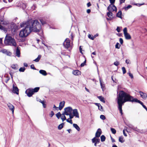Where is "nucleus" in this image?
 I'll return each instance as SVG.
<instances>
[{
    "instance_id": "32",
    "label": "nucleus",
    "mask_w": 147,
    "mask_h": 147,
    "mask_svg": "<svg viewBox=\"0 0 147 147\" xmlns=\"http://www.w3.org/2000/svg\"><path fill=\"white\" fill-rule=\"evenodd\" d=\"M106 137L103 135H102L100 137L101 141L102 142H104L105 141Z\"/></svg>"
},
{
    "instance_id": "56",
    "label": "nucleus",
    "mask_w": 147,
    "mask_h": 147,
    "mask_svg": "<svg viewBox=\"0 0 147 147\" xmlns=\"http://www.w3.org/2000/svg\"><path fill=\"white\" fill-rule=\"evenodd\" d=\"M5 54L8 56H10L11 55V53L9 51H7V53Z\"/></svg>"
},
{
    "instance_id": "24",
    "label": "nucleus",
    "mask_w": 147,
    "mask_h": 147,
    "mask_svg": "<svg viewBox=\"0 0 147 147\" xmlns=\"http://www.w3.org/2000/svg\"><path fill=\"white\" fill-rule=\"evenodd\" d=\"M116 16L121 18H122V12L121 10H119L117 13Z\"/></svg>"
},
{
    "instance_id": "43",
    "label": "nucleus",
    "mask_w": 147,
    "mask_h": 147,
    "mask_svg": "<svg viewBox=\"0 0 147 147\" xmlns=\"http://www.w3.org/2000/svg\"><path fill=\"white\" fill-rule=\"evenodd\" d=\"M129 129H130V128H131L132 129H133V130H137V131H139L138 130H139L138 129H137V130L135 129V128H133V126L131 125H129Z\"/></svg>"
},
{
    "instance_id": "10",
    "label": "nucleus",
    "mask_w": 147,
    "mask_h": 147,
    "mask_svg": "<svg viewBox=\"0 0 147 147\" xmlns=\"http://www.w3.org/2000/svg\"><path fill=\"white\" fill-rule=\"evenodd\" d=\"M123 31L125 38L126 39H129V33H127V28L126 27L123 30Z\"/></svg>"
},
{
    "instance_id": "12",
    "label": "nucleus",
    "mask_w": 147,
    "mask_h": 147,
    "mask_svg": "<svg viewBox=\"0 0 147 147\" xmlns=\"http://www.w3.org/2000/svg\"><path fill=\"white\" fill-rule=\"evenodd\" d=\"M66 113H72L73 110L72 108L70 107H68L64 109Z\"/></svg>"
},
{
    "instance_id": "61",
    "label": "nucleus",
    "mask_w": 147,
    "mask_h": 147,
    "mask_svg": "<svg viewBox=\"0 0 147 147\" xmlns=\"http://www.w3.org/2000/svg\"><path fill=\"white\" fill-rule=\"evenodd\" d=\"M123 135H124L125 136H127V134L125 133V129H123Z\"/></svg>"
},
{
    "instance_id": "2",
    "label": "nucleus",
    "mask_w": 147,
    "mask_h": 147,
    "mask_svg": "<svg viewBox=\"0 0 147 147\" xmlns=\"http://www.w3.org/2000/svg\"><path fill=\"white\" fill-rule=\"evenodd\" d=\"M116 100L117 104L124 105L125 102L129 101V94L123 90L117 91Z\"/></svg>"
},
{
    "instance_id": "27",
    "label": "nucleus",
    "mask_w": 147,
    "mask_h": 147,
    "mask_svg": "<svg viewBox=\"0 0 147 147\" xmlns=\"http://www.w3.org/2000/svg\"><path fill=\"white\" fill-rule=\"evenodd\" d=\"M98 98L102 102L104 103H105V98L104 97L101 96H100L98 97Z\"/></svg>"
},
{
    "instance_id": "55",
    "label": "nucleus",
    "mask_w": 147,
    "mask_h": 147,
    "mask_svg": "<svg viewBox=\"0 0 147 147\" xmlns=\"http://www.w3.org/2000/svg\"><path fill=\"white\" fill-rule=\"evenodd\" d=\"M119 41L120 44L122 45L123 43V39L121 38H120L119 39Z\"/></svg>"
},
{
    "instance_id": "20",
    "label": "nucleus",
    "mask_w": 147,
    "mask_h": 147,
    "mask_svg": "<svg viewBox=\"0 0 147 147\" xmlns=\"http://www.w3.org/2000/svg\"><path fill=\"white\" fill-rule=\"evenodd\" d=\"M81 72L79 70H77L73 71V74L75 75L78 76L81 74Z\"/></svg>"
},
{
    "instance_id": "38",
    "label": "nucleus",
    "mask_w": 147,
    "mask_h": 147,
    "mask_svg": "<svg viewBox=\"0 0 147 147\" xmlns=\"http://www.w3.org/2000/svg\"><path fill=\"white\" fill-rule=\"evenodd\" d=\"M109 1L111 4V5L112 6L113 5H114L113 4L115 2V0H109Z\"/></svg>"
},
{
    "instance_id": "22",
    "label": "nucleus",
    "mask_w": 147,
    "mask_h": 147,
    "mask_svg": "<svg viewBox=\"0 0 147 147\" xmlns=\"http://www.w3.org/2000/svg\"><path fill=\"white\" fill-rule=\"evenodd\" d=\"M39 72L40 74L44 76H46L47 75L46 71L45 70L42 69L40 70Z\"/></svg>"
},
{
    "instance_id": "4",
    "label": "nucleus",
    "mask_w": 147,
    "mask_h": 147,
    "mask_svg": "<svg viewBox=\"0 0 147 147\" xmlns=\"http://www.w3.org/2000/svg\"><path fill=\"white\" fill-rule=\"evenodd\" d=\"M107 9L109 11L107 13V14L108 17L110 18L113 16V13L111 12V10H112L113 11H116L117 10V7L114 5H113L112 6L109 5Z\"/></svg>"
},
{
    "instance_id": "30",
    "label": "nucleus",
    "mask_w": 147,
    "mask_h": 147,
    "mask_svg": "<svg viewBox=\"0 0 147 147\" xmlns=\"http://www.w3.org/2000/svg\"><path fill=\"white\" fill-rule=\"evenodd\" d=\"M39 101L42 104L43 107L44 108H45L46 107V105L45 103V102L44 100L42 101L40 99Z\"/></svg>"
},
{
    "instance_id": "52",
    "label": "nucleus",
    "mask_w": 147,
    "mask_h": 147,
    "mask_svg": "<svg viewBox=\"0 0 147 147\" xmlns=\"http://www.w3.org/2000/svg\"><path fill=\"white\" fill-rule=\"evenodd\" d=\"M31 68L34 70H36V68L34 67L33 64H32L30 65Z\"/></svg>"
},
{
    "instance_id": "64",
    "label": "nucleus",
    "mask_w": 147,
    "mask_h": 147,
    "mask_svg": "<svg viewBox=\"0 0 147 147\" xmlns=\"http://www.w3.org/2000/svg\"><path fill=\"white\" fill-rule=\"evenodd\" d=\"M111 139L112 140V141L113 142H115V139H114L111 136Z\"/></svg>"
},
{
    "instance_id": "48",
    "label": "nucleus",
    "mask_w": 147,
    "mask_h": 147,
    "mask_svg": "<svg viewBox=\"0 0 147 147\" xmlns=\"http://www.w3.org/2000/svg\"><path fill=\"white\" fill-rule=\"evenodd\" d=\"M119 63L118 61H116L114 63V65L116 66H117L119 64Z\"/></svg>"
},
{
    "instance_id": "1",
    "label": "nucleus",
    "mask_w": 147,
    "mask_h": 147,
    "mask_svg": "<svg viewBox=\"0 0 147 147\" xmlns=\"http://www.w3.org/2000/svg\"><path fill=\"white\" fill-rule=\"evenodd\" d=\"M20 26L25 27L20 32L19 35L21 38L27 37L31 32H38L41 30V25L37 20L30 19L26 22H23Z\"/></svg>"
},
{
    "instance_id": "44",
    "label": "nucleus",
    "mask_w": 147,
    "mask_h": 147,
    "mask_svg": "<svg viewBox=\"0 0 147 147\" xmlns=\"http://www.w3.org/2000/svg\"><path fill=\"white\" fill-rule=\"evenodd\" d=\"M100 118L102 120H105L106 119V117L103 115H101L100 116Z\"/></svg>"
},
{
    "instance_id": "31",
    "label": "nucleus",
    "mask_w": 147,
    "mask_h": 147,
    "mask_svg": "<svg viewBox=\"0 0 147 147\" xmlns=\"http://www.w3.org/2000/svg\"><path fill=\"white\" fill-rule=\"evenodd\" d=\"M41 57V55H39L38 56V57L36 59H35L34 60V61H35L36 62H38L39 61Z\"/></svg>"
},
{
    "instance_id": "45",
    "label": "nucleus",
    "mask_w": 147,
    "mask_h": 147,
    "mask_svg": "<svg viewBox=\"0 0 147 147\" xmlns=\"http://www.w3.org/2000/svg\"><path fill=\"white\" fill-rule=\"evenodd\" d=\"M129 76H130L131 78L132 81H133V80L134 79V77L132 74L131 73H129Z\"/></svg>"
},
{
    "instance_id": "47",
    "label": "nucleus",
    "mask_w": 147,
    "mask_h": 147,
    "mask_svg": "<svg viewBox=\"0 0 147 147\" xmlns=\"http://www.w3.org/2000/svg\"><path fill=\"white\" fill-rule=\"evenodd\" d=\"M69 119H66V121L67 122H69L71 123V124H72L73 123L71 119H70L69 120Z\"/></svg>"
},
{
    "instance_id": "34",
    "label": "nucleus",
    "mask_w": 147,
    "mask_h": 147,
    "mask_svg": "<svg viewBox=\"0 0 147 147\" xmlns=\"http://www.w3.org/2000/svg\"><path fill=\"white\" fill-rule=\"evenodd\" d=\"M111 130L112 133L113 134H115L116 132V131L114 128H111Z\"/></svg>"
},
{
    "instance_id": "49",
    "label": "nucleus",
    "mask_w": 147,
    "mask_h": 147,
    "mask_svg": "<svg viewBox=\"0 0 147 147\" xmlns=\"http://www.w3.org/2000/svg\"><path fill=\"white\" fill-rule=\"evenodd\" d=\"M54 115V113L53 111H51V113L49 114V115L50 117H52Z\"/></svg>"
},
{
    "instance_id": "59",
    "label": "nucleus",
    "mask_w": 147,
    "mask_h": 147,
    "mask_svg": "<svg viewBox=\"0 0 147 147\" xmlns=\"http://www.w3.org/2000/svg\"><path fill=\"white\" fill-rule=\"evenodd\" d=\"M63 117V118H62V117H61V118L62 121H63L64 120L67 119L66 117L65 116H64V117Z\"/></svg>"
},
{
    "instance_id": "28",
    "label": "nucleus",
    "mask_w": 147,
    "mask_h": 147,
    "mask_svg": "<svg viewBox=\"0 0 147 147\" xmlns=\"http://www.w3.org/2000/svg\"><path fill=\"white\" fill-rule=\"evenodd\" d=\"M64 124V123H62L61 124L59 125L58 127V129L59 130L61 129L63 127Z\"/></svg>"
},
{
    "instance_id": "37",
    "label": "nucleus",
    "mask_w": 147,
    "mask_h": 147,
    "mask_svg": "<svg viewBox=\"0 0 147 147\" xmlns=\"http://www.w3.org/2000/svg\"><path fill=\"white\" fill-rule=\"evenodd\" d=\"M7 51L6 49H2L1 51V52L5 54H6V53H7Z\"/></svg>"
},
{
    "instance_id": "6",
    "label": "nucleus",
    "mask_w": 147,
    "mask_h": 147,
    "mask_svg": "<svg viewBox=\"0 0 147 147\" xmlns=\"http://www.w3.org/2000/svg\"><path fill=\"white\" fill-rule=\"evenodd\" d=\"M129 101H131L132 102H136L140 104L142 106L144 105L143 103L140 100H139L136 98H134L133 97L129 95Z\"/></svg>"
},
{
    "instance_id": "29",
    "label": "nucleus",
    "mask_w": 147,
    "mask_h": 147,
    "mask_svg": "<svg viewBox=\"0 0 147 147\" xmlns=\"http://www.w3.org/2000/svg\"><path fill=\"white\" fill-rule=\"evenodd\" d=\"M123 136H121L119 137V141L121 143H123L124 142V140H123Z\"/></svg>"
},
{
    "instance_id": "42",
    "label": "nucleus",
    "mask_w": 147,
    "mask_h": 147,
    "mask_svg": "<svg viewBox=\"0 0 147 147\" xmlns=\"http://www.w3.org/2000/svg\"><path fill=\"white\" fill-rule=\"evenodd\" d=\"M121 28H122L121 27H119V26H117V29H116V30L117 31V32H119L121 31Z\"/></svg>"
},
{
    "instance_id": "5",
    "label": "nucleus",
    "mask_w": 147,
    "mask_h": 147,
    "mask_svg": "<svg viewBox=\"0 0 147 147\" xmlns=\"http://www.w3.org/2000/svg\"><path fill=\"white\" fill-rule=\"evenodd\" d=\"M11 28V33L13 34H15L16 32L18 30V27L14 23H12L11 25L10 26Z\"/></svg>"
},
{
    "instance_id": "7",
    "label": "nucleus",
    "mask_w": 147,
    "mask_h": 147,
    "mask_svg": "<svg viewBox=\"0 0 147 147\" xmlns=\"http://www.w3.org/2000/svg\"><path fill=\"white\" fill-rule=\"evenodd\" d=\"M129 101H131L132 102H136L140 104L142 106L144 105L143 103L140 100H139L136 98H134L133 97L129 95Z\"/></svg>"
},
{
    "instance_id": "13",
    "label": "nucleus",
    "mask_w": 147,
    "mask_h": 147,
    "mask_svg": "<svg viewBox=\"0 0 147 147\" xmlns=\"http://www.w3.org/2000/svg\"><path fill=\"white\" fill-rule=\"evenodd\" d=\"M102 134V131L99 128L97 131L95 136V137L99 138Z\"/></svg>"
},
{
    "instance_id": "26",
    "label": "nucleus",
    "mask_w": 147,
    "mask_h": 147,
    "mask_svg": "<svg viewBox=\"0 0 147 147\" xmlns=\"http://www.w3.org/2000/svg\"><path fill=\"white\" fill-rule=\"evenodd\" d=\"M40 88L39 87H36L34 89L31 88L34 94L35 92H38Z\"/></svg>"
},
{
    "instance_id": "46",
    "label": "nucleus",
    "mask_w": 147,
    "mask_h": 147,
    "mask_svg": "<svg viewBox=\"0 0 147 147\" xmlns=\"http://www.w3.org/2000/svg\"><path fill=\"white\" fill-rule=\"evenodd\" d=\"M68 115L69 116V119H72L73 118L74 116L73 115H72L71 113H69V115Z\"/></svg>"
},
{
    "instance_id": "3",
    "label": "nucleus",
    "mask_w": 147,
    "mask_h": 147,
    "mask_svg": "<svg viewBox=\"0 0 147 147\" xmlns=\"http://www.w3.org/2000/svg\"><path fill=\"white\" fill-rule=\"evenodd\" d=\"M4 43L6 45H10L14 47L17 46L15 40L10 36H6L4 40Z\"/></svg>"
},
{
    "instance_id": "25",
    "label": "nucleus",
    "mask_w": 147,
    "mask_h": 147,
    "mask_svg": "<svg viewBox=\"0 0 147 147\" xmlns=\"http://www.w3.org/2000/svg\"><path fill=\"white\" fill-rule=\"evenodd\" d=\"M11 67L12 69L15 70H17L18 68V65L17 64H12L11 66Z\"/></svg>"
},
{
    "instance_id": "50",
    "label": "nucleus",
    "mask_w": 147,
    "mask_h": 147,
    "mask_svg": "<svg viewBox=\"0 0 147 147\" xmlns=\"http://www.w3.org/2000/svg\"><path fill=\"white\" fill-rule=\"evenodd\" d=\"M100 85L101 87V88L103 89V87L104 86V85L102 84V82H101V80L100 79Z\"/></svg>"
},
{
    "instance_id": "19",
    "label": "nucleus",
    "mask_w": 147,
    "mask_h": 147,
    "mask_svg": "<svg viewBox=\"0 0 147 147\" xmlns=\"http://www.w3.org/2000/svg\"><path fill=\"white\" fill-rule=\"evenodd\" d=\"M96 137H94L93 139H92V142H96L97 143L100 142V139L99 138H96Z\"/></svg>"
},
{
    "instance_id": "21",
    "label": "nucleus",
    "mask_w": 147,
    "mask_h": 147,
    "mask_svg": "<svg viewBox=\"0 0 147 147\" xmlns=\"http://www.w3.org/2000/svg\"><path fill=\"white\" fill-rule=\"evenodd\" d=\"M118 108L119 109L120 113H121V115L123 114L122 113V106L123 105L121 104H118Z\"/></svg>"
},
{
    "instance_id": "39",
    "label": "nucleus",
    "mask_w": 147,
    "mask_h": 147,
    "mask_svg": "<svg viewBox=\"0 0 147 147\" xmlns=\"http://www.w3.org/2000/svg\"><path fill=\"white\" fill-rule=\"evenodd\" d=\"M121 45L118 42H117L115 45V48L118 49H119L120 48V47Z\"/></svg>"
},
{
    "instance_id": "41",
    "label": "nucleus",
    "mask_w": 147,
    "mask_h": 147,
    "mask_svg": "<svg viewBox=\"0 0 147 147\" xmlns=\"http://www.w3.org/2000/svg\"><path fill=\"white\" fill-rule=\"evenodd\" d=\"M86 60H85L83 63H82L80 65V66L81 67H84L85 65H86Z\"/></svg>"
},
{
    "instance_id": "15",
    "label": "nucleus",
    "mask_w": 147,
    "mask_h": 147,
    "mask_svg": "<svg viewBox=\"0 0 147 147\" xmlns=\"http://www.w3.org/2000/svg\"><path fill=\"white\" fill-rule=\"evenodd\" d=\"M139 93L142 97L143 99H146L147 97V94L146 93H144L142 91L139 92Z\"/></svg>"
},
{
    "instance_id": "62",
    "label": "nucleus",
    "mask_w": 147,
    "mask_h": 147,
    "mask_svg": "<svg viewBox=\"0 0 147 147\" xmlns=\"http://www.w3.org/2000/svg\"><path fill=\"white\" fill-rule=\"evenodd\" d=\"M117 35L119 37L122 36L123 34L121 33L117 34Z\"/></svg>"
},
{
    "instance_id": "51",
    "label": "nucleus",
    "mask_w": 147,
    "mask_h": 147,
    "mask_svg": "<svg viewBox=\"0 0 147 147\" xmlns=\"http://www.w3.org/2000/svg\"><path fill=\"white\" fill-rule=\"evenodd\" d=\"M88 38H89L90 39H91V40H93L94 39V37H93V36H91V35L90 34H89L88 35Z\"/></svg>"
},
{
    "instance_id": "18",
    "label": "nucleus",
    "mask_w": 147,
    "mask_h": 147,
    "mask_svg": "<svg viewBox=\"0 0 147 147\" xmlns=\"http://www.w3.org/2000/svg\"><path fill=\"white\" fill-rule=\"evenodd\" d=\"M16 53V56H17L18 57H20V49L19 48V47H17Z\"/></svg>"
},
{
    "instance_id": "11",
    "label": "nucleus",
    "mask_w": 147,
    "mask_h": 147,
    "mask_svg": "<svg viewBox=\"0 0 147 147\" xmlns=\"http://www.w3.org/2000/svg\"><path fill=\"white\" fill-rule=\"evenodd\" d=\"M19 90L17 86H16L14 84L13 85V90H12V92L15 94H19Z\"/></svg>"
},
{
    "instance_id": "23",
    "label": "nucleus",
    "mask_w": 147,
    "mask_h": 147,
    "mask_svg": "<svg viewBox=\"0 0 147 147\" xmlns=\"http://www.w3.org/2000/svg\"><path fill=\"white\" fill-rule=\"evenodd\" d=\"M73 126L75 128V129L78 131H80V128L77 124L74 123L73 124Z\"/></svg>"
},
{
    "instance_id": "53",
    "label": "nucleus",
    "mask_w": 147,
    "mask_h": 147,
    "mask_svg": "<svg viewBox=\"0 0 147 147\" xmlns=\"http://www.w3.org/2000/svg\"><path fill=\"white\" fill-rule=\"evenodd\" d=\"M65 115H69V113H66V112H65V111H64L63 113L62 114V115H63V117H64Z\"/></svg>"
},
{
    "instance_id": "40",
    "label": "nucleus",
    "mask_w": 147,
    "mask_h": 147,
    "mask_svg": "<svg viewBox=\"0 0 147 147\" xmlns=\"http://www.w3.org/2000/svg\"><path fill=\"white\" fill-rule=\"evenodd\" d=\"M122 69L123 71V74H125L126 72L125 68L124 67H122Z\"/></svg>"
},
{
    "instance_id": "16",
    "label": "nucleus",
    "mask_w": 147,
    "mask_h": 147,
    "mask_svg": "<svg viewBox=\"0 0 147 147\" xmlns=\"http://www.w3.org/2000/svg\"><path fill=\"white\" fill-rule=\"evenodd\" d=\"M7 105L9 110H11L12 111V113H13L14 110V106L9 103L7 104Z\"/></svg>"
},
{
    "instance_id": "9",
    "label": "nucleus",
    "mask_w": 147,
    "mask_h": 147,
    "mask_svg": "<svg viewBox=\"0 0 147 147\" xmlns=\"http://www.w3.org/2000/svg\"><path fill=\"white\" fill-rule=\"evenodd\" d=\"M25 93L29 97L32 96V95L34 94L31 88H30L26 90L25 91Z\"/></svg>"
},
{
    "instance_id": "35",
    "label": "nucleus",
    "mask_w": 147,
    "mask_h": 147,
    "mask_svg": "<svg viewBox=\"0 0 147 147\" xmlns=\"http://www.w3.org/2000/svg\"><path fill=\"white\" fill-rule=\"evenodd\" d=\"M56 117L58 119H59L60 117L61 116V114L60 112H58L57 114L55 115Z\"/></svg>"
},
{
    "instance_id": "36",
    "label": "nucleus",
    "mask_w": 147,
    "mask_h": 147,
    "mask_svg": "<svg viewBox=\"0 0 147 147\" xmlns=\"http://www.w3.org/2000/svg\"><path fill=\"white\" fill-rule=\"evenodd\" d=\"M40 21L42 24V25L45 24L46 23V21L43 20L42 19H40Z\"/></svg>"
},
{
    "instance_id": "58",
    "label": "nucleus",
    "mask_w": 147,
    "mask_h": 147,
    "mask_svg": "<svg viewBox=\"0 0 147 147\" xmlns=\"http://www.w3.org/2000/svg\"><path fill=\"white\" fill-rule=\"evenodd\" d=\"M98 109L100 111H103V110L102 109V107L101 105L100 106V107H98Z\"/></svg>"
},
{
    "instance_id": "8",
    "label": "nucleus",
    "mask_w": 147,
    "mask_h": 147,
    "mask_svg": "<svg viewBox=\"0 0 147 147\" xmlns=\"http://www.w3.org/2000/svg\"><path fill=\"white\" fill-rule=\"evenodd\" d=\"M63 45L65 48L68 49L70 46V40L69 39L67 40V39H66L63 43Z\"/></svg>"
},
{
    "instance_id": "63",
    "label": "nucleus",
    "mask_w": 147,
    "mask_h": 147,
    "mask_svg": "<svg viewBox=\"0 0 147 147\" xmlns=\"http://www.w3.org/2000/svg\"><path fill=\"white\" fill-rule=\"evenodd\" d=\"M125 0H120V4H121L122 3H124Z\"/></svg>"
},
{
    "instance_id": "57",
    "label": "nucleus",
    "mask_w": 147,
    "mask_h": 147,
    "mask_svg": "<svg viewBox=\"0 0 147 147\" xmlns=\"http://www.w3.org/2000/svg\"><path fill=\"white\" fill-rule=\"evenodd\" d=\"M82 46H80L79 47V50L80 53L82 54H83V53L82 52V50L81 47Z\"/></svg>"
},
{
    "instance_id": "33",
    "label": "nucleus",
    "mask_w": 147,
    "mask_h": 147,
    "mask_svg": "<svg viewBox=\"0 0 147 147\" xmlns=\"http://www.w3.org/2000/svg\"><path fill=\"white\" fill-rule=\"evenodd\" d=\"M26 69L24 67H20L19 69L20 72H24V71Z\"/></svg>"
},
{
    "instance_id": "54",
    "label": "nucleus",
    "mask_w": 147,
    "mask_h": 147,
    "mask_svg": "<svg viewBox=\"0 0 147 147\" xmlns=\"http://www.w3.org/2000/svg\"><path fill=\"white\" fill-rule=\"evenodd\" d=\"M123 9H124L125 11L129 9V5L126 7H125Z\"/></svg>"
},
{
    "instance_id": "14",
    "label": "nucleus",
    "mask_w": 147,
    "mask_h": 147,
    "mask_svg": "<svg viewBox=\"0 0 147 147\" xmlns=\"http://www.w3.org/2000/svg\"><path fill=\"white\" fill-rule=\"evenodd\" d=\"M73 114L74 116L77 118H79V115L78 110L77 109H75L73 110Z\"/></svg>"
},
{
    "instance_id": "60",
    "label": "nucleus",
    "mask_w": 147,
    "mask_h": 147,
    "mask_svg": "<svg viewBox=\"0 0 147 147\" xmlns=\"http://www.w3.org/2000/svg\"><path fill=\"white\" fill-rule=\"evenodd\" d=\"M144 3H143L141 4H136L135 5H137L138 6L140 7L141 5H144Z\"/></svg>"
},
{
    "instance_id": "17",
    "label": "nucleus",
    "mask_w": 147,
    "mask_h": 147,
    "mask_svg": "<svg viewBox=\"0 0 147 147\" xmlns=\"http://www.w3.org/2000/svg\"><path fill=\"white\" fill-rule=\"evenodd\" d=\"M65 102L64 101H63L61 102L59 105V110H61L63 108L65 105Z\"/></svg>"
}]
</instances>
